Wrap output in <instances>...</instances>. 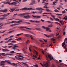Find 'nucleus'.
<instances>
[{"label": "nucleus", "instance_id": "55", "mask_svg": "<svg viewBox=\"0 0 67 67\" xmlns=\"http://www.w3.org/2000/svg\"><path fill=\"white\" fill-rule=\"evenodd\" d=\"M13 1H14L16 2H18V1H19V0H13Z\"/></svg>", "mask_w": 67, "mask_h": 67}, {"label": "nucleus", "instance_id": "47", "mask_svg": "<svg viewBox=\"0 0 67 67\" xmlns=\"http://www.w3.org/2000/svg\"><path fill=\"white\" fill-rule=\"evenodd\" d=\"M42 13V10H40L39 12L38 13H40V14H41Z\"/></svg>", "mask_w": 67, "mask_h": 67}, {"label": "nucleus", "instance_id": "15", "mask_svg": "<svg viewBox=\"0 0 67 67\" xmlns=\"http://www.w3.org/2000/svg\"><path fill=\"white\" fill-rule=\"evenodd\" d=\"M51 41H56V39H55V37L51 39Z\"/></svg>", "mask_w": 67, "mask_h": 67}, {"label": "nucleus", "instance_id": "13", "mask_svg": "<svg viewBox=\"0 0 67 67\" xmlns=\"http://www.w3.org/2000/svg\"><path fill=\"white\" fill-rule=\"evenodd\" d=\"M1 12H5L8 11V10H7V9H6L4 10H1Z\"/></svg>", "mask_w": 67, "mask_h": 67}, {"label": "nucleus", "instance_id": "53", "mask_svg": "<svg viewBox=\"0 0 67 67\" xmlns=\"http://www.w3.org/2000/svg\"><path fill=\"white\" fill-rule=\"evenodd\" d=\"M40 21H41V22H44V20H43V19H41L40 20Z\"/></svg>", "mask_w": 67, "mask_h": 67}, {"label": "nucleus", "instance_id": "19", "mask_svg": "<svg viewBox=\"0 0 67 67\" xmlns=\"http://www.w3.org/2000/svg\"><path fill=\"white\" fill-rule=\"evenodd\" d=\"M42 9V8H36V10H41Z\"/></svg>", "mask_w": 67, "mask_h": 67}, {"label": "nucleus", "instance_id": "57", "mask_svg": "<svg viewBox=\"0 0 67 67\" xmlns=\"http://www.w3.org/2000/svg\"><path fill=\"white\" fill-rule=\"evenodd\" d=\"M13 36H13V35L12 36L9 37L8 38H11L12 37H13Z\"/></svg>", "mask_w": 67, "mask_h": 67}, {"label": "nucleus", "instance_id": "9", "mask_svg": "<svg viewBox=\"0 0 67 67\" xmlns=\"http://www.w3.org/2000/svg\"><path fill=\"white\" fill-rule=\"evenodd\" d=\"M32 16H33V17H34V18H36L38 19H39V18H41V16L37 15H36V16L32 15Z\"/></svg>", "mask_w": 67, "mask_h": 67}, {"label": "nucleus", "instance_id": "25", "mask_svg": "<svg viewBox=\"0 0 67 67\" xmlns=\"http://www.w3.org/2000/svg\"><path fill=\"white\" fill-rule=\"evenodd\" d=\"M53 25L51 24L50 25H48V26L49 27H53Z\"/></svg>", "mask_w": 67, "mask_h": 67}, {"label": "nucleus", "instance_id": "8", "mask_svg": "<svg viewBox=\"0 0 67 67\" xmlns=\"http://www.w3.org/2000/svg\"><path fill=\"white\" fill-rule=\"evenodd\" d=\"M19 2H13V3H11L10 5H12L13 4V5H16V4H17V3H19Z\"/></svg>", "mask_w": 67, "mask_h": 67}, {"label": "nucleus", "instance_id": "58", "mask_svg": "<svg viewBox=\"0 0 67 67\" xmlns=\"http://www.w3.org/2000/svg\"><path fill=\"white\" fill-rule=\"evenodd\" d=\"M51 16L52 17V18H54L55 17V16H54V15H51Z\"/></svg>", "mask_w": 67, "mask_h": 67}, {"label": "nucleus", "instance_id": "63", "mask_svg": "<svg viewBox=\"0 0 67 67\" xmlns=\"http://www.w3.org/2000/svg\"><path fill=\"white\" fill-rule=\"evenodd\" d=\"M56 3V2H54L53 4H55Z\"/></svg>", "mask_w": 67, "mask_h": 67}, {"label": "nucleus", "instance_id": "62", "mask_svg": "<svg viewBox=\"0 0 67 67\" xmlns=\"http://www.w3.org/2000/svg\"><path fill=\"white\" fill-rule=\"evenodd\" d=\"M57 9H58V10H60V7H58L57 8Z\"/></svg>", "mask_w": 67, "mask_h": 67}, {"label": "nucleus", "instance_id": "22", "mask_svg": "<svg viewBox=\"0 0 67 67\" xmlns=\"http://www.w3.org/2000/svg\"><path fill=\"white\" fill-rule=\"evenodd\" d=\"M18 28H27L28 27H18Z\"/></svg>", "mask_w": 67, "mask_h": 67}, {"label": "nucleus", "instance_id": "3", "mask_svg": "<svg viewBox=\"0 0 67 67\" xmlns=\"http://www.w3.org/2000/svg\"><path fill=\"white\" fill-rule=\"evenodd\" d=\"M32 9L31 8H23L20 9V10H28V11H30V10H31Z\"/></svg>", "mask_w": 67, "mask_h": 67}, {"label": "nucleus", "instance_id": "21", "mask_svg": "<svg viewBox=\"0 0 67 67\" xmlns=\"http://www.w3.org/2000/svg\"><path fill=\"white\" fill-rule=\"evenodd\" d=\"M4 4H9V5H10V4L11 3H10V2H7L5 3H4Z\"/></svg>", "mask_w": 67, "mask_h": 67}, {"label": "nucleus", "instance_id": "20", "mask_svg": "<svg viewBox=\"0 0 67 67\" xmlns=\"http://www.w3.org/2000/svg\"><path fill=\"white\" fill-rule=\"evenodd\" d=\"M2 51H7V52H9V50L5 49H3Z\"/></svg>", "mask_w": 67, "mask_h": 67}, {"label": "nucleus", "instance_id": "12", "mask_svg": "<svg viewBox=\"0 0 67 67\" xmlns=\"http://www.w3.org/2000/svg\"><path fill=\"white\" fill-rule=\"evenodd\" d=\"M15 58H16L18 59V60H22L23 59V58H20L18 57H16V56H15Z\"/></svg>", "mask_w": 67, "mask_h": 67}, {"label": "nucleus", "instance_id": "28", "mask_svg": "<svg viewBox=\"0 0 67 67\" xmlns=\"http://www.w3.org/2000/svg\"><path fill=\"white\" fill-rule=\"evenodd\" d=\"M6 62H7V60L2 61L1 63H6Z\"/></svg>", "mask_w": 67, "mask_h": 67}, {"label": "nucleus", "instance_id": "23", "mask_svg": "<svg viewBox=\"0 0 67 67\" xmlns=\"http://www.w3.org/2000/svg\"><path fill=\"white\" fill-rule=\"evenodd\" d=\"M46 31L47 32H48L49 30L50 29V28L49 27H46Z\"/></svg>", "mask_w": 67, "mask_h": 67}, {"label": "nucleus", "instance_id": "43", "mask_svg": "<svg viewBox=\"0 0 67 67\" xmlns=\"http://www.w3.org/2000/svg\"><path fill=\"white\" fill-rule=\"evenodd\" d=\"M22 35V34L21 33L17 34L16 35V36H19V35Z\"/></svg>", "mask_w": 67, "mask_h": 67}, {"label": "nucleus", "instance_id": "29", "mask_svg": "<svg viewBox=\"0 0 67 67\" xmlns=\"http://www.w3.org/2000/svg\"><path fill=\"white\" fill-rule=\"evenodd\" d=\"M34 51L35 52L36 54V55H38V52L35 50H34Z\"/></svg>", "mask_w": 67, "mask_h": 67}, {"label": "nucleus", "instance_id": "61", "mask_svg": "<svg viewBox=\"0 0 67 67\" xmlns=\"http://www.w3.org/2000/svg\"><path fill=\"white\" fill-rule=\"evenodd\" d=\"M9 42V41H5V43H8Z\"/></svg>", "mask_w": 67, "mask_h": 67}, {"label": "nucleus", "instance_id": "26", "mask_svg": "<svg viewBox=\"0 0 67 67\" xmlns=\"http://www.w3.org/2000/svg\"><path fill=\"white\" fill-rule=\"evenodd\" d=\"M65 22V21L64 22H63V21H60V22L61 24H62V25H63V24H64V22Z\"/></svg>", "mask_w": 67, "mask_h": 67}, {"label": "nucleus", "instance_id": "48", "mask_svg": "<svg viewBox=\"0 0 67 67\" xmlns=\"http://www.w3.org/2000/svg\"><path fill=\"white\" fill-rule=\"evenodd\" d=\"M44 8H45V9H46V8H47V6L46 5H45L44 7Z\"/></svg>", "mask_w": 67, "mask_h": 67}, {"label": "nucleus", "instance_id": "5", "mask_svg": "<svg viewBox=\"0 0 67 67\" xmlns=\"http://www.w3.org/2000/svg\"><path fill=\"white\" fill-rule=\"evenodd\" d=\"M0 55H2L3 56H5L6 55H10V56L12 55V54H11L8 53H6L5 54V53H0Z\"/></svg>", "mask_w": 67, "mask_h": 67}, {"label": "nucleus", "instance_id": "40", "mask_svg": "<svg viewBox=\"0 0 67 67\" xmlns=\"http://www.w3.org/2000/svg\"><path fill=\"white\" fill-rule=\"evenodd\" d=\"M62 13H66V11H65V10L63 11Z\"/></svg>", "mask_w": 67, "mask_h": 67}, {"label": "nucleus", "instance_id": "14", "mask_svg": "<svg viewBox=\"0 0 67 67\" xmlns=\"http://www.w3.org/2000/svg\"><path fill=\"white\" fill-rule=\"evenodd\" d=\"M50 46H51V47H52V48H53V45L51 43L50 45L49 46L47 45V47H50Z\"/></svg>", "mask_w": 67, "mask_h": 67}, {"label": "nucleus", "instance_id": "6", "mask_svg": "<svg viewBox=\"0 0 67 67\" xmlns=\"http://www.w3.org/2000/svg\"><path fill=\"white\" fill-rule=\"evenodd\" d=\"M22 22V20H19L18 21H12L11 22H9V23H20V22Z\"/></svg>", "mask_w": 67, "mask_h": 67}, {"label": "nucleus", "instance_id": "64", "mask_svg": "<svg viewBox=\"0 0 67 67\" xmlns=\"http://www.w3.org/2000/svg\"><path fill=\"white\" fill-rule=\"evenodd\" d=\"M51 67H55V65H54L53 64L52 66H51Z\"/></svg>", "mask_w": 67, "mask_h": 67}, {"label": "nucleus", "instance_id": "52", "mask_svg": "<svg viewBox=\"0 0 67 67\" xmlns=\"http://www.w3.org/2000/svg\"><path fill=\"white\" fill-rule=\"evenodd\" d=\"M20 11V9H18L15 10V11Z\"/></svg>", "mask_w": 67, "mask_h": 67}, {"label": "nucleus", "instance_id": "30", "mask_svg": "<svg viewBox=\"0 0 67 67\" xmlns=\"http://www.w3.org/2000/svg\"><path fill=\"white\" fill-rule=\"evenodd\" d=\"M46 14H50V15H52V14L51 13H46Z\"/></svg>", "mask_w": 67, "mask_h": 67}, {"label": "nucleus", "instance_id": "60", "mask_svg": "<svg viewBox=\"0 0 67 67\" xmlns=\"http://www.w3.org/2000/svg\"><path fill=\"white\" fill-rule=\"evenodd\" d=\"M12 46H9L8 47V48H11Z\"/></svg>", "mask_w": 67, "mask_h": 67}, {"label": "nucleus", "instance_id": "4", "mask_svg": "<svg viewBox=\"0 0 67 67\" xmlns=\"http://www.w3.org/2000/svg\"><path fill=\"white\" fill-rule=\"evenodd\" d=\"M24 35L25 36V37H30L31 39L32 40L33 39V38L32 37V36L31 35H29L28 34H24Z\"/></svg>", "mask_w": 67, "mask_h": 67}, {"label": "nucleus", "instance_id": "38", "mask_svg": "<svg viewBox=\"0 0 67 67\" xmlns=\"http://www.w3.org/2000/svg\"><path fill=\"white\" fill-rule=\"evenodd\" d=\"M17 56H18V57H22V58H24V57L21 56V55H17Z\"/></svg>", "mask_w": 67, "mask_h": 67}, {"label": "nucleus", "instance_id": "10", "mask_svg": "<svg viewBox=\"0 0 67 67\" xmlns=\"http://www.w3.org/2000/svg\"><path fill=\"white\" fill-rule=\"evenodd\" d=\"M24 18H25V19H30V16L29 15H27V16H24Z\"/></svg>", "mask_w": 67, "mask_h": 67}, {"label": "nucleus", "instance_id": "46", "mask_svg": "<svg viewBox=\"0 0 67 67\" xmlns=\"http://www.w3.org/2000/svg\"><path fill=\"white\" fill-rule=\"evenodd\" d=\"M33 66H32V67H38L37 65H34Z\"/></svg>", "mask_w": 67, "mask_h": 67}, {"label": "nucleus", "instance_id": "31", "mask_svg": "<svg viewBox=\"0 0 67 67\" xmlns=\"http://www.w3.org/2000/svg\"><path fill=\"white\" fill-rule=\"evenodd\" d=\"M14 31V30H12L9 32V33H12V32H13Z\"/></svg>", "mask_w": 67, "mask_h": 67}, {"label": "nucleus", "instance_id": "44", "mask_svg": "<svg viewBox=\"0 0 67 67\" xmlns=\"http://www.w3.org/2000/svg\"><path fill=\"white\" fill-rule=\"evenodd\" d=\"M13 43L12 42L10 44H8V45H13V44H13Z\"/></svg>", "mask_w": 67, "mask_h": 67}, {"label": "nucleus", "instance_id": "33", "mask_svg": "<svg viewBox=\"0 0 67 67\" xmlns=\"http://www.w3.org/2000/svg\"><path fill=\"white\" fill-rule=\"evenodd\" d=\"M59 19L57 18H56L55 19V21H59Z\"/></svg>", "mask_w": 67, "mask_h": 67}, {"label": "nucleus", "instance_id": "42", "mask_svg": "<svg viewBox=\"0 0 67 67\" xmlns=\"http://www.w3.org/2000/svg\"><path fill=\"white\" fill-rule=\"evenodd\" d=\"M7 62H7V64H11V63L9 61H7Z\"/></svg>", "mask_w": 67, "mask_h": 67}, {"label": "nucleus", "instance_id": "17", "mask_svg": "<svg viewBox=\"0 0 67 67\" xmlns=\"http://www.w3.org/2000/svg\"><path fill=\"white\" fill-rule=\"evenodd\" d=\"M18 24H14L11 25V26H16V25H18Z\"/></svg>", "mask_w": 67, "mask_h": 67}, {"label": "nucleus", "instance_id": "37", "mask_svg": "<svg viewBox=\"0 0 67 67\" xmlns=\"http://www.w3.org/2000/svg\"><path fill=\"white\" fill-rule=\"evenodd\" d=\"M10 53L11 54H12V53H15V52L14 51H12L10 52Z\"/></svg>", "mask_w": 67, "mask_h": 67}, {"label": "nucleus", "instance_id": "51", "mask_svg": "<svg viewBox=\"0 0 67 67\" xmlns=\"http://www.w3.org/2000/svg\"><path fill=\"white\" fill-rule=\"evenodd\" d=\"M30 22H35V21H33V20H30Z\"/></svg>", "mask_w": 67, "mask_h": 67}, {"label": "nucleus", "instance_id": "35", "mask_svg": "<svg viewBox=\"0 0 67 67\" xmlns=\"http://www.w3.org/2000/svg\"><path fill=\"white\" fill-rule=\"evenodd\" d=\"M50 19L51 21H54V19H53V18H52V17H50Z\"/></svg>", "mask_w": 67, "mask_h": 67}, {"label": "nucleus", "instance_id": "11", "mask_svg": "<svg viewBox=\"0 0 67 67\" xmlns=\"http://www.w3.org/2000/svg\"><path fill=\"white\" fill-rule=\"evenodd\" d=\"M44 35H45V36H46L47 37H51L52 36H53V34L51 35H49V36L45 34H44Z\"/></svg>", "mask_w": 67, "mask_h": 67}, {"label": "nucleus", "instance_id": "1", "mask_svg": "<svg viewBox=\"0 0 67 67\" xmlns=\"http://www.w3.org/2000/svg\"><path fill=\"white\" fill-rule=\"evenodd\" d=\"M45 56L47 58L46 59L47 60V61L46 62V64H44L43 65V64H42L41 63H40V64L43 67H49V63H50V61L49 60H48V58H49L50 60H52V57H51V56L49 55H46Z\"/></svg>", "mask_w": 67, "mask_h": 67}, {"label": "nucleus", "instance_id": "24", "mask_svg": "<svg viewBox=\"0 0 67 67\" xmlns=\"http://www.w3.org/2000/svg\"><path fill=\"white\" fill-rule=\"evenodd\" d=\"M35 29L37 30H38V31H41L42 30L41 28H36Z\"/></svg>", "mask_w": 67, "mask_h": 67}, {"label": "nucleus", "instance_id": "50", "mask_svg": "<svg viewBox=\"0 0 67 67\" xmlns=\"http://www.w3.org/2000/svg\"><path fill=\"white\" fill-rule=\"evenodd\" d=\"M13 43H16V41H11Z\"/></svg>", "mask_w": 67, "mask_h": 67}, {"label": "nucleus", "instance_id": "34", "mask_svg": "<svg viewBox=\"0 0 67 67\" xmlns=\"http://www.w3.org/2000/svg\"><path fill=\"white\" fill-rule=\"evenodd\" d=\"M35 22L36 23H39V22H40V21L37 20H35Z\"/></svg>", "mask_w": 67, "mask_h": 67}, {"label": "nucleus", "instance_id": "54", "mask_svg": "<svg viewBox=\"0 0 67 67\" xmlns=\"http://www.w3.org/2000/svg\"><path fill=\"white\" fill-rule=\"evenodd\" d=\"M37 12H33V14H35V13H37Z\"/></svg>", "mask_w": 67, "mask_h": 67}, {"label": "nucleus", "instance_id": "27", "mask_svg": "<svg viewBox=\"0 0 67 67\" xmlns=\"http://www.w3.org/2000/svg\"><path fill=\"white\" fill-rule=\"evenodd\" d=\"M56 15L59 16H62V14H57Z\"/></svg>", "mask_w": 67, "mask_h": 67}, {"label": "nucleus", "instance_id": "49", "mask_svg": "<svg viewBox=\"0 0 67 67\" xmlns=\"http://www.w3.org/2000/svg\"><path fill=\"white\" fill-rule=\"evenodd\" d=\"M54 11H55V12H59V11H58L57 9L55 10Z\"/></svg>", "mask_w": 67, "mask_h": 67}, {"label": "nucleus", "instance_id": "7", "mask_svg": "<svg viewBox=\"0 0 67 67\" xmlns=\"http://www.w3.org/2000/svg\"><path fill=\"white\" fill-rule=\"evenodd\" d=\"M11 14V13H8L5 14H4L2 15H0V16H3L4 17L7 16H8V15H9V14Z\"/></svg>", "mask_w": 67, "mask_h": 67}, {"label": "nucleus", "instance_id": "41", "mask_svg": "<svg viewBox=\"0 0 67 67\" xmlns=\"http://www.w3.org/2000/svg\"><path fill=\"white\" fill-rule=\"evenodd\" d=\"M55 23H56V24H59V25H60V23H58L57 22H55Z\"/></svg>", "mask_w": 67, "mask_h": 67}, {"label": "nucleus", "instance_id": "56", "mask_svg": "<svg viewBox=\"0 0 67 67\" xmlns=\"http://www.w3.org/2000/svg\"><path fill=\"white\" fill-rule=\"evenodd\" d=\"M12 49H15V47H13L12 48Z\"/></svg>", "mask_w": 67, "mask_h": 67}, {"label": "nucleus", "instance_id": "32", "mask_svg": "<svg viewBox=\"0 0 67 67\" xmlns=\"http://www.w3.org/2000/svg\"><path fill=\"white\" fill-rule=\"evenodd\" d=\"M5 18L4 17L1 18H0V20H4Z\"/></svg>", "mask_w": 67, "mask_h": 67}, {"label": "nucleus", "instance_id": "18", "mask_svg": "<svg viewBox=\"0 0 67 67\" xmlns=\"http://www.w3.org/2000/svg\"><path fill=\"white\" fill-rule=\"evenodd\" d=\"M31 2L33 4H35V0H31Z\"/></svg>", "mask_w": 67, "mask_h": 67}, {"label": "nucleus", "instance_id": "39", "mask_svg": "<svg viewBox=\"0 0 67 67\" xmlns=\"http://www.w3.org/2000/svg\"><path fill=\"white\" fill-rule=\"evenodd\" d=\"M6 31H7V30H5L4 31L1 32V33H4L5 32H6Z\"/></svg>", "mask_w": 67, "mask_h": 67}, {"label": "nucleus", "instance_id": "59", "mask_svg": "<svg viewBox=\"0 0 67 67\" xmlns=\"http://www.w3.org/2000/svg\"><path fill=\"white\" fill-rule=\"evenodd\" d=\"M46 11H50V10L49 9H46Z\"/></svg>", "mask_w": 67, "mask_h": 67}, {"label": "nucleus", "instance_id": "2", "mask_svg": "<svg viewBox=\"0 0 67 67\" xmlns=\"http://www.w3.org/2000/svg\"><path fill=\"white\" fill-rule=\"evenodd\" d=\"M29 14H30V13L27 12H25L23 14H19L18 15V16H24L25 15H29Z\"/></svg>", "mask_w": 67, "mask_h": 67}, {"label": "nucleus", "instance_id": "36", "mask_svg": "<svg viewBox=\"0 0 67 67\" xmlns=\"http://www.w3.org/2000/svg\"><path fill=\"white\" fill-rule=\"evenodd\" d=\"M63 19H65V20H67V16H65V17H64L63 18Z\"/></svg>", "mask_w": 67, "mask_h": 67}, {"label": "nucleus", "instance_id": "16", "mask_svg": "<svg viewBox=\"0 0 67 67\" xmlns=\"http://www.w3.org/2000/svg\"><path fill=\"white\" fill-rule=\"evenodd\" d=\"M15 10V9H12L9 10L11 12H13Z\"/></svg>", "mask_w": 67, "mask_h": 67}, {"label": "nucleus", "instance_id": "45", "mask_svg": "<svg viewBox=\"0 0 67 67\" xmlns=\"http://www.w3.org/2000/svg\"><path fill=\"white\" fill-rule=\"evenodd\" d=\"M18 46H16V44H15L14 46H13L14 47H18Z\"/></svg>", "mask_w": 67, "mask_h": 67}]
</instances>
